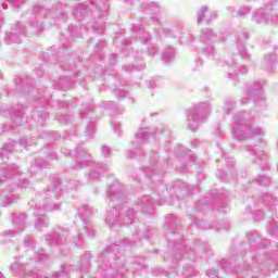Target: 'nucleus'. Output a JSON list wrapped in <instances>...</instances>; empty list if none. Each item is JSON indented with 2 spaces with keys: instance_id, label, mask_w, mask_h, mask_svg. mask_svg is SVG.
Wrapping results in <instances>:
<instances>
[{
  "instance_id": "nucleus-38",
  "label": "nucleus",
  "mask_w": 278,
  "mask_h": 278,
  "mask_svg": "<svg viewBox=\"0 0 278 278\" xmlns=\"http://www.w3.org/2000/svg\"><path fill=\"white\" fill-rule=\"evenodd\" d=\"M223 110H224V114H231V112L236 110V102H231V101L225 102Z\"/></svg>"
},
{
  "instance_id": "nucleus-40",
  "label": "nucleus",
  "mask_w": 278,
  "mask_h": 278,
  "mask_svg": "<svg viewBox=\"0 0 278 278\" xmlns=\"http://www.w3.org/2000/svg\"><path fill=\"white\" fill-rule=\"evenodd\" d=\"M247 1H251V0H247ZM253 1H257V0H253ZM263 5L264 8H267L268 10H275L273 8H275L276 5H278V0H263Z\"/></svg>"
},
{
  "instance_id": "nucleus-37",
  "label": "nucleus",
  "mask_w": 278,
  "mask_h": 278,
  "mask_svg": "<svg viewBox=\"0 0 278 278\" xmlns=\"http://www.w3.org/2000/svg\"><path fill=\"white\" fill-rule=\"evenodd\" d=\"M12 121L15 123V125H23V110H17L12 115Z\"/></svg>"
},
{
  "instance_id": "nucleus-4",
  "label": "nucleus",
  "mask_w": 278,
  "mask_h": 278,
  "mask_svg": "<svg viewBox=\"0 0 278 278\" xmlns=\"http://www.w3.org/2000/svg\"><path fill=\"white\" fill-rule=\"evenodd\" d=\"M264 128L253 123V117L250 113L239 112L232 116V137L239 142L244 140H253L256 144L264 148Z\"/></svg>"
},
{
  "instance_id": "nucleus-17",
  "label": "nucleus",
  "mask_w": 278,
  "mask_h": 278,
  "mask_svg": "<svg viewBox=\"0 0 278 278\" xmlns=\"http://www.w3.org/2000/svg\"><path fill=\"white\" fill-rule=\"evenodd\" d=\"M10 270L13 275V278H27L29 277V270L25 267V264L21 263V261H15L10 265ZM0 278H5L0 273Z\"/></svg>"
},
{
  "instance_id": "nucleus-14",
  "label": "nucleus",
  "mask_w": 278,
  "mask_h": 278,
  "mask_svg": "<svg viewBox=\"0 0 278 278\" xmlns=\"http://www.w3.org/2000/svg\"><path fill=\"white\" fill-rule=\"evenodd\" d=\"M263 47H264V49H269V51H273L265 55V58L262 62L263 68H265V71H273V68H275V65L277 64V54L276 53L278 51V46L267 43Z\"/></svg>"
},
{
  "instance_id": "nucleus-23",
  "label": "nucleus",
  "mask_w": 278,
  "mask_h": 278,
  "mask_svg": "<svg viewBox=\"0 0 278 278\" xmlns=\"http://www.w3.org/2000/svg\"><path fill=\"white\" fill-rule=\"evenodd\" d=\"M131 29L135 38H139L141 42L149 45L151 41V35L144 30L141 24H134Z\"/></svg>"
},
{
  "instance_id": "nucleus-15",
  "label": "nucleus",
  "mask_w": 278,
  "mask_h": 278,
  "mask_svg": "<svg viewBox=\"0 0 278 278\" xmlns=\"http://www.w3.org/2000/svg\"><path fill=\"white\" fill-rule=\"evenodd\" d=\"M94 164L92 162V156L86 149L81 147L76 148V166L74 168H86V166H91Z\"/></svg>"
},
{
  "instance_id": "nucleus-21",
  "label": "nucleus",
  "mask_w": 278,
  "mask_h": 278,
  "mask_svg": "<svg viewBox=\"0 0 278 278\" xmlns=\"http://www.w3.org/2000/svg\"><path fill=\"white\" fill-rule=\"evenodd\" d=\"M108 170H110V165L97 163L96 168L92 169L88 176L90 184H93V181H99V179H101V175H104L108 173Z\"/></svg>"
},
{
  "instance_id": "nucleus-42",
  "label": "nucleus",
  "mask_w": 278,
  "mask_h": 278,
  "mask_svg": "<svg viewBox=\"0 0 278 278\" xmlns=\"http://www.w3.org/2000/svg\"><path fill=\"white\" fill-rule=\"evenodd\" d=\"M255 184H258L260 186H269L270 179L267 176H258V178L254 179Z\"/></svg>"
},
{
  "instance_id": "nucleus-57",
  "label": "nucleus",
  "mask_w": 278,
  "mask_h": 278,
  "mask_svg": "<svg viewBox=\"0 0 278 278\" xmlns=\"http://www.w3.org/2000/svg\"><path fill=\"white\" fill-rule=\"evenodd\" d=\"M90 110L88 109H81L80 110V118H88L90 116Z\"/></svg>"
},
{
  "instance_id": "nucleus-31",
  "label": "nucleus",
  "mask_w": 278,
  "mask_h": 278,
  "mask_svg": "<svg viewBox=\"0 0 278 278\" xmlns=\"http://www.w3.org/2000/svg\"><path fill=\"white\" fill-rule=\"evenodd\" d=\"M96 10H100L101 16L108 15V0H93Z\"/></svg>"
},
{
  "instance_id": "nucleus-12",
  "label": "nucleus",
  "mask_w": 278,
  "mask_h": 278,
  "mask_svg": "<svg viewBox=\"0 0 278 278\" xmlns=\"http://www.w3.org/2000/svg\"><path fill=\"white\" fill-rule=\"evenodd\" d=\"M264 86L266 80H256L253 84L247 85L245 94L254 99L256 108L264 110L266 108V97L264 96Z\"/></svg>"
},
{
  "instance_id": "nucleus-5",
  "label": "nucleus",
  "mask_w": 278,
  "mask_h": 278,
  "mask_svg": "<svg viewBox=\"0 0 278 278\" xmlns=\"http://www.w3.org/2000/svg\"><path fill=\"white\" fill-rule=\"evenodd\" d=\"M130 245L129 240L125 239L121 244L108 247L98 257L102 277H114L116 273L123 270L125 264L118 258V252L125 247Z\"/></svg>"
},
{
  "instance_id": "nucleus-52",
  "label": "nucleus",
  "mask_w": 278,
  "mask_h": 278,
  "mask_svg": "<svg viewBox=\"0 0 278 278\" xmlns=\"http://www.w3.org/2000/svg\"><path fill=\"white\" fill-rule=\"evenodd\" d=\"M231 262H233V258H231L228 263V265H225L227 263V261H223L222 262V268H224V270H236V268H233V266H231Z\"/></svg>"
},
{
  "instance_id": "nucleus-32",
  "label": "nucleus",
  "mask_w": 278,
  "mask_h": 278,
  "mask_svg": "<svg viewBox=\"0 0 278 278\" xmlns=\"http://www.w3.org/2000/svg\"><path fill=\"white\" fill-rule=\"evenodd\" d=\"M175 249L179 251L178 254H176L175 260H179V257H181V251H185L187 255H192V253H194V250H192V248L184 245L179 242H175Z\"/></svg>"
},
{
  "instance_id": "nucleus-24",
  "label": "nucleus",
  "mask_w": 278,
  "mask_h": 278,
  "mask_svg": "<svg viewBox=\"0 0 278 278\" xmlns=\"http://www.w3.org/2000/svg\"><path fill=\"white\" fill-rule=\"evenodd\" d=\"M25 213H14L13 214V227L17 233H21L25 229Z\"/></svg>"
},
{
  "instance_id": "nucleus-6",
  "label": "nucleus",
  "mask_w": 278,
  "mask_h": 278,
  "mask_svg": "<svg viewBox=\"0 0 278 278\" xmlns=\"http://www.w3.org/2000/svg\"><path fill=\"white\" fill-rule=\"evenodd\" d=\"M143 8L148 10V12L155 14V16L151 17V21L152 23H154V25H156L154 27V30L160 38H162V36H175V38H178L181 45H187V47L194 42V37L192 36V34H190V31L186 29L173 31L160 25V16H157V14H160V7H157L155 2L144 3Z\"/></svg>"
},
{
  "instance_id": "nucleus-61",
  "label": "nucleus",
  "mask_w": 278,
  "mask_h": 278,
  "mask_svg": "<svg viewBox=\"0 0 278 278\" xmlns=\"http://www.w3.org/2000/svg\"><path fill=\"white\" fill-rule=\"evenodd\" d=\"M103 48H105V41H100L96 45L94 51H101Z\"/></svg>"
},
{
  "instance_id": "nucleus-8",
  "label": "nucleus",
  "mask_w": 278,
  "mask_h": 278,
  "mask_svg": "<svg viewBox=\"0 0 278 278\" xmlns=\"http://www.w3.org/2000/svg\"><path fill=\"white\" fill-rule=\"evenodd\" d=\"M164 125L161 124L156 127L155 131L151 132L149 128H140L135 135V140L131 142V149L129 150L128 157L134 159L140 151H142V146L147 144L151 138L155 140L159 134H164Z\"/></svg>"
},
{
  "instance_id": "nucleus-7",
  "label": "nucleus",
  "mask_w": 278,
  "mask_h": 278,
  "mask_svg": "<svg viewBox=\"0 0 278 278\" xmlns=\"http://www.w3.org/2000/svg\"><path fill=\"white\" fill-rule=\"evenodd\" d=\"M12 151H14V143H5L0 150V175L2 184H5L7 179H11V177H22L16 165H8V160L12 157Z\"/></svg>"
},
{
  "instance_id": "nucleus-11",
  "label": "nucleus",
  "mask_w": 278,
  "mask_h": 278,
  "mask_svg": "<svg viewBox=\"0 0 278 278\" xmlns=\"http://www.w3.org/2000/svg\"><path fill=\"white\" fill-rule=\"evenodd\" d=\"M252 22L256 25H278V11L266 7L253 10Z\"/></svg>"
},
{
  "instance_id": "nucleus-9",
  "label": "nucleus",
  "mask_w": 278,
  "mask_h": 278,
  "mask_svg": "<svg viewBox=\"0 0 278 278\" xmlns=\"http://www.w3.org/2000/svg\"><path fill=\"white\" fill-rule=\"evenodd\" d=\"M211 112L212 105H210L208 101L194 104L187 115L189 129L191 131H197V129H199V125L207 121V116H210Z\"/></svg>"
},
{
  "instance_id": "nucleus-18",
  "label": "nucleus",
  "mask_w": 278,
  "mask_h": 278,
  "mask_svg": "<svg viewBox=\"0 0 278 278\" xmlns=\"http://www.w3.org/2000/svg\"><path fill=\"white\" fill-rule=\"evenodd\" d=\"M155 206V202L151 195H142L139 198L136 203L135 207L137 212H142V214H147V212H151V210Z\"/></svg>"
},
{
  "instance_id": "nucleus-44",
  "label": "nucleus",
  "mask_w": 278,
  "mask_h": 278,
  "mask_svg": "<svg viewBox=\"0 0 278 278\" xmlns=\"http://www.w3.org/2000/svg\"><path fill=\"white\" fill-rule=\"evenodd\" d=\"M267 231L271 236H278V224L275 222L269 223Z\"/></svg>"
},
{
  "instance_id": "nucleus-56",
  "label": "nucleus",
  "mask_w": 278,
  "mask_h": 278,
  "mask_svg": "<svg viewBox=\"0 0 278 278\" xmlns=\"http://www.w3.org/2000/svg\"><path fill=\"white\" fill-rule=\"evenodd\" d=\"M10 3L13 5V8H21V5L25 3V0H10Z\"/></svg>"
},
{
  "instance_id": "nucleus-54",
  "label": "nucleus",
  "mask_w": 278,
  "mask_h": 278,
  "mask_svg": "<svg viewBox=\"0 0 278 278\" xmlns=\"http://www.w3.org/2000/svg\"><path fill=\"white\" fill-rule=\"evenodd\" d=\"M24 247L30 249V247H34V238L33 237H26L24 239Z\"/></svg>"
},
{
  "instance_id": "nucleus-27",
  "label": "nucleus",
  "mask_w": 278,
  "mask_h": 278,
  "mask_svg": "<svg viewBox=\"0 0 278 278\" xmlns=\"http://www.w3.org/2000/svg\"><path fill=\"white\" fill-rule=\"evenodd\" d=\"M54 90H68L73 88V80L68 77L59 78L53 85Z\"/></svg>"
},
{
  "instance_id": "nucleus-58",
  "label": "nucleus",
  "mask_w": 278,
  "mask_h": 278,
  "mask_svg": "<svg viewBox=\"0 0 278 278\" xmlns=\"http://www.w3.org/2000/svg\"><path fill=\"white\" fill-rule=\"evenodd\" d=\"M264 218V212L263 211H256L254 213V220H262Z\"/></svg>"
},
{
  "instance_id": "nucleus-28",
  "label": "nucleus",
  "mask_w": 278,
  "mask_h": 278,
  "mask_svg": "<svg viewBox=\"0 0 278 278\" xmlns=\"http://www.w3.org/2000/svg\"><path fill=\"white\" fill-rule=\"evenodd\" d=\"M251 7H241L239 10L236 12L233 7L228 8V12L232 14L235 17L239 18H244V16H249L251 14Z\"/></svg>"
},
{
  "instance_id": "nucleus-13",
  "label": "nucleus",
  "mask_w": 278,
  "mask_h": 278,
  "mask_svg": "<svg viewBox=\"0 0 278 278\" xmlns=\"http://www.w3.org/2000/svg\"><path fill=\"white\" fill-rule=\"evenodd\" d=\"M218 40V35H216L212 28H204L200 35V42L202 43V53L206 55V58H214V45Z\"/></svg>"
},
{
  "instance_id": "nucleus-46",
  "label": "nucleus",
  "mask_w": 278,
  "mask_h": 278,
  "mask_svg": "<svg viewBox=\"0 0 278 278\" xmlns=\"http://www.w3.org/2000/svg\"><path fill=\"white\" fill-rule=\"evenodd\" d=\"M13 179L20 188H27V186H29V180H27L26 178H13Z\"/></svg>"
},
{
  "instance_id": "nucleus-19",
  "label": "nucleus",
  "mask_w": 278,
  "mask_h": 278,
  "mask_svg": "<svg viewBox=\"0 0 278 278\" xmlns=\"http://www.w3.org/2000/svg\"><path fill=\"white\" fill-rule=\"evenodd\" d=\"M227 66H228V73H227L228 79H232V80L238 79V72L241 75H247V73H249V68L247 66L238 67V64H236V61L227 62Z\"/></svg>"
},
{
  "instance_id": "nucleus-25",
  "label": "nucleus",
  "mask_w": 278,
  "mask_h": 278,
  "mask_svg": "<svg viewBox=\"0 0 278 278\" xmlns=\"http://www.w3.org/2000/svg\"><path fill=\"white\" fill-rule=\"evenodd\" d=\"M92 257V253L86 252L80 260V271H81V278L85 277V275H88V271L90 270V258Z\"/></svg>"
},
{
  "instance_id": "nucleus-1",
  "label": "nucleus",
  "mask_w": 278,
  "mask_h": 278,
  "mask_svg": "<svg viewBox=\"0 0 278 278\" xmlns=\"http://www.w3.org/2000/svg\"><path fill=\"white\" fill-rule=\"evenodd\" d=\"M45 16H50V18H64V5L58 4L49 11L41 5H35L28 16L29 27L17 22L14 27L11 28V31L5 34V45H21L25 36H40L45 29V24L42 23Z\"/></svg>"
},
{
  "instance_id": "nucleus-35",
  "label": "nucleus",
  "mask_w": 278,
  "mask_h": 278,
  "mask_svg": "<svg viewBox=\"0 0 278 278\" xmlns=\"http://www.w3.org/2000/svg\"><path fill=\"white\" fill-rule=\"evenodd\" d=\"M255 155L257 159H254L255 164H260L261 166L266 165V162H268V155L264 153V151L260 150L258 152H255Z\"/></svg>"
},
{
  "instance_id": "nucleus-2",
  "label": "nucleus",
  "mask_w": 278,
  "mask_h": 278,
  "mask_svg": "<svg viewBox=\"0 0 278 278\" xmlns=\"http://www.w3.org/2000/svg\"><path fill=\"white\" fill-rule=\"evenodd\" d=\"M94 214V208L88 204H84L78 208V216L80 220H83L85 225L84 231H86L89 238H94V228L92 224L88 222V218ZM84 231H68L66 229H60L59 231L51 232L46 236V242L49 247H59L61 251H68L71 249V242L75 244V247H84Z\"/></svg>"
},
{
  "instance_id": "nucleus-47",
  "label": "nucleus",
  "mask_w": 278,
  "mask_h": 278,
  "mask_svg": "<svg viewBox=\"0 0 278 278\" xmlns=\"http://www.w3.org/2000/svg\"><path fill=\"white\" fill-rule=\"evenodd\" d=\"M12 236H14V231H12V230L2 232L0 235V242H8V240H10V238H12Z\"/></svg>"
},
{
  "instance_id": "nucleus-48",
  "label": "nucleus",
  "mask_w": 278,
  "mask_h": 278,
  "mask_svg": "<svg viewBox=\"0 0 278 278\" xmlns=\"http://www.w3.org/2000/svg\"><path fill=\"white\" fill-rule=\"evenodd\" d=\"M20 144L21 147H24V149H27L28 147H31V144H34L33 140H29V138L24 137L20 140Z\"/></svg>"
},
{
  "instance_id": "nucleus-55",
  "label": "nucleus",
  "mask_w": 278,
  "mask_h": 278,
  "mask_svg": "<svg viewBox=\"0 0 278 278\" xmlns=\"http://www.w3.org/2000/svg\"><path fill=\"white\" fill-rule=\"evenodd\" d=\"M112 127L115 134H117V136H121V123L112 122Z\"/></svg>"
},
{
  "instance_id": "nucleus-64",
  "label": "nucleus",
  "mask_w": 278,
  "mask_h": 278,
  "mask_svg": "<svg viewBox=\"0 0 278 278\" xmlns=\"http://www.w3.org/2000/svg\"><path fill=\"white\" fill-rule=\"evenodd\" d=\"M116 58H118L116 54L110 55V64H116Z\"/></svg>"
},
{
  "instance_id": "nucleus-30",
  "label": "nucleus",
  "mask_w": 278,
  "mask_h": 278,
  "mask_svg": "<svg viewBox=\"0 0 278 278\" xmlns=\"http://www.w3.org/2000/svg\"><path fill=\"white\" fill-rule=\"evenodd\" d=\"M90 12V7H88V3L78 4L74 9V15L76 18H81L83 16H86Z\"/></svg>"
},
{
  "instance_id": "nucleus-10",
  "label": "nucleus",
  "mask_w": 278,
  "mask_h": 278,
  "mask_svg": "<svg viewBox=\"0 0 278 278\" xmlns=\"http://www.w3.org/2000/svg\"><path fill=\"white\" fill-rule=\"evenodd\" d=\"M62 197V188L60 185H52L46 192H45V200L46 204H36L34 210L38 214L40 212H58L62 205L58 200Z\"/></svg>"
},
{
  "instance_id": "nucleus-43",
  "label": "nucleus",
  "mask_w": 278,
  "mask_h": 278,
  "mask_svg": "<svg viewBox=\"0 0 278 278\" xmlns=\"http://www.w3.org/2000/svg\"><path fill=\"white\" fill-rule=\"evenodd\" d=\"M263 201L266 203V205H269V207H271V205H277V200L269 193L265 194Z\"/></svg>"
},
{
  "instance_id": "nucleus-41",
  "label": "nucleus",
  "mask_w": 278,
  "mask_h": 278,
  "mask_svg": "<svg viewBox=\"0 0 278 278\" xmlns=\"http://www.w3.org/2000/svg\"><path fill=\"white\" fill-rule=\"evenodd\" d=\"M96 131H97V128L94 126V122H91V123L88 124V126H87V128L85 130V134L89 138H92V136H94Z\"/></svg>"
},
{
  "instance_id": "nucleus-60",
  "label": "nucleus",
  "mask_w": 278,
  "mask_h": 278,
  "mask_svg": "<svg viewBox=\"0 0 278 278\" xmlns=\"http://www.w3.org/2000/svg\"><path fill=\"white\" fill-rule=\"evenodd\" d=\"M93 31H96L97 34H103V24H101L100 26H98L97 24H94L92 26Z\"/></svg>"
},
{
  "instance_id": "nucleus-63",
  "label": "nucleus",
  "mask_w": 278,
  "mask_h": 278,
  "mask_svg": "<svg viewBox=\"0 0 278 278\" xmlns=\"http://www.w3.org/2000/svg\"><path fill=\"white\" fill-rule=\"evenodd\" d=\"M257 147H260V144L249 146L247 149L250 153H253V151H256Z\"/></svg>"
},
{
  "instance_id": "nucleus-62",
  "label": "nucleus",
  "mask_w": 278,
  "mask_h": 278,
  "mask_svg": "<svg viewBox=\"0 0 278 278\" xmlns=\"http://www.w3.org/2000/svg\"><path fill=\"white\" fill-rule=\"evenodd\" d=\"M148 53H149V55H155V47L149 46L148 47Z\"/></svg>"
},
{
  "instance_id": "nucleus-45",
  "label": "nucleus",
  "mask_w": 278,
  "mask_h": 278,
  "mask_svg": "<svg viewBox=\"0 0 278 278\" xmlns=\"http://www.w3.org/2000/svg\"><path fill=\"white\" fill-rule=\"evenodd\" d=\"M35 258L38 260L39 262H45V260H49V255L45 253V250L41 251H35Z\"/></svg>"
},
{
  "instance_id": "nucleus-59",
  "label": "nucleus",
  "mask_w": 278,
  "mask_h": 278,
  "mask_svg": "<svg viewBox=\"0 0 278 278\" xmlns=\"http://www.w3.org/2000/svg\"><path fill=\"white\" fill-rule=\"evenodd\" d=\"M58 121L62 125H66L68 123V115H61L60 117H58Z\"/></svg>"
},
{
  "instance_id": "nucleus-53",
  "label": "nucleus",
  "mask_w": 278,
  "mask_h": 278,
  "mask_svg": "<svg viewBox=\"0 0 278 278\" xmlns=\"http://www.w3.org/2000/svg\"><path fill=\"white\" fill-rule=\"evenodd\" d=\"M201 66H203V61L201 59H197L192 66V71H201Z\"/></svg>"
},
{
  "instance_id": "nucleus-3",
  "label": "nucleus",
  "mask_w": 278,
  "mask_h": 278,
  "mask_svg": "<svg viewBox=\"0 0 278 278\" xmlns=\"http://www.w3.org/2000/svg\"><path fill=\"white\" fill-rule=\"evenodd\" d=\"M106 203L111 205V210L106 212L105 222L110 227L116 229L121 227V222L124 225H131L136 218V208L129 207L125 202L123 194V186L118 180H114L106 189Z\"/></svg>"
},
{
  "instance_id": "nucleus-51",
  "label": "nucleus",
  "mask_w": 278,
  "mask_h": 278,
  "mask_svg": "<svg viewBox=\"0 0 278 278\" xmlns=\"http://www.w3.org/2000/svg\"><path fill=\"white\" fill-rule=\"evenodd\" d=\"M114 94H116L118 99H125L127 97V91L125 89H116Z\"/></svg>"
},
{
  "instance_id": "nucleus-36",
  "label": "nucleus",
  "mask_w": 278,
  "mask_h": 278,
  "mask_svg": "<svg viewBox=\"0 0 278 278\" xmlns=\"http://www.w3.org/2000/svg\"><path fill=\"white\" fill-rule=\"evenodd\" d=\"M194 275H197V270H194V267L190 265L182 267V277L190 278V277H194Z\"/></svg>"
},
{
  "instance_id": "nucleus-50",
  "label": "nucleus",
  "mask_w": 278,
  "mask_h": 278,
  "mask_svg": "<svg viewBox=\"0 0 278 278\" xmlns=\"http://www.w3.org/2000/svg\"><path fill=\"white\" fill-rule=\"evenodd\" d=\"M248 240L249 242H251V244H253V242H260V238L257 237V232H249L248 233Z\"/></svg>"
},
{
  "instance_id": "nucleus-29",
  "label": "nucleus",
  "mask_w": 278,
  "mask_h": 278,
  "mask_svg": "<svg viewBox=\"0 0 278 278\" xmlns=\"http://www.w3.org/2000/svg\"><path fill=\"white\" fill-rule=\"evenodd\" d=\"M47 227H49V217L45 214L38 215L35 219V228L38 231H42Z\"/></svg>"
},
{
  "instance_id": "nucleus-39",
  "label": "nucleus",
  "mask_w": 278,
  "mask_h": 278,
  "mask_svg": "<svg viewBox=\"0 0 278 278\" xmlns=\"http://www.w3.org/2000/svg\"><path fill=\"white\" fill-rule=\"evenodd\" d=\"M137 236L139 238H151V229L149 227L142 226V228H139V230L137 231Z\"/></svg>"
},
{
  "instance_id": "nucleus-49",
  "label": "nucleus",
  "mask_w": 278,
  "mask_h": 278,
  "mask_svg": "<svg viewBox=\"0 0 278 278\" xmlns=\"http://www.w3.org/2000/svg\"><path fill=\"white\" fill-rule=\"evenodd\" d=\"M101 154L103 157H110L112 155V149L108 146H101Z\"/></svg>"
},
{
  "instance_id": "nucleus-22",
  "label": "nucleus",
  "mask_w": 278,
  "mask_h": 278,
  "mask_svg": "<svg viewBox=\"0 0 278 278\" xmlns=\"http://www.w3.org/2000/svg\"><path fill=\"white\" fill-rule=\"evenodd\" d=\"M156 170H157V153L152 152V154L149 157V164L143 165V173L150 179H155V175H151V174L155 173Z\"/></svg>"
},
{
  "instance_id": "nucleus-26",
  "label": "nucleus",
  "mask_w": 278,
  "mask_h": 278,
  "mask_svg": "<svg viewBox=\"0 0 278 278\" xmlns=\"http://www.w3.org/2000/svg\"><path fill=\"white\" fill-rule=\"evenodd\" d=\"M33 117L35 118V121L37 118L39 125H42L48 118L47 109H45V106H36L33 112Z\"/></svg>"
},
{
  "instance_id": "nucleus-20",
  "label": "nucleus",
  "mask_w": 278,
  "mask_h": 278,
  "mask_svg": "<svg viewBox=\"0 0 278 278\" xmlns=\"http://www.w3.org/2000/svg\"><path fill=\"white\" fill-rule=\"evenodd\" d=\"M0 201L1 206L5 207L8 205H12L14 201H16V194L14 189H12V185H10L8 188H4L0 193Z\"/></svg>"
},
{
  "instance_id": "nucleus-34",
  "label": "nucleus",
  "mask_w": 278,
  "mask_h": 278,
  "mask_svg": "<svg viewBox=\"0 0 278 278\" xmlns=\"http://www.w3.org/2000/svg\"><path fill=\"white\" fill-rule=\"evenodd\" d=\"M162 60L163 62H165V64L173 62L175 60V49L174 48L165 49L163 51Z\"/></svg>"
},
{
  "instance_id": "nucleus-33",
  "label": "nucleus",
  "mask_w": 278,
  "mask_h": 278,
  "mask_svg": "<svg viewBox=\"0 0 278 278\" xmlns=\"http://www.w3.org/2000/svg\"><path fill=\"white\" fill-rule=\"evenodd\" d=\"M207 12H208L207 7H202L201 9L198 10V13H197L198 25H201V23H203V21H206V23H210V21H212V17L205 18Z\"/></svg>"
},
{
  "instance_id": "nucleus-16",
  "label": "nucleus",
  "mask_w": 278,
  "mask_h": 278,
  "mask_svg": "<svg viewBox=\"0 0 278 278\" xmlns=\"http://www.w3.org/2000/svg\"><path fill=\"white\" fill-rule=\"evenodd\" d=\"M249 40V33L247 30H241L237 34V49L239 51V55L243 60H249L251 58V54H249V51H247V48L244 47V43Z\"/></svg>"
}]
</instances>
